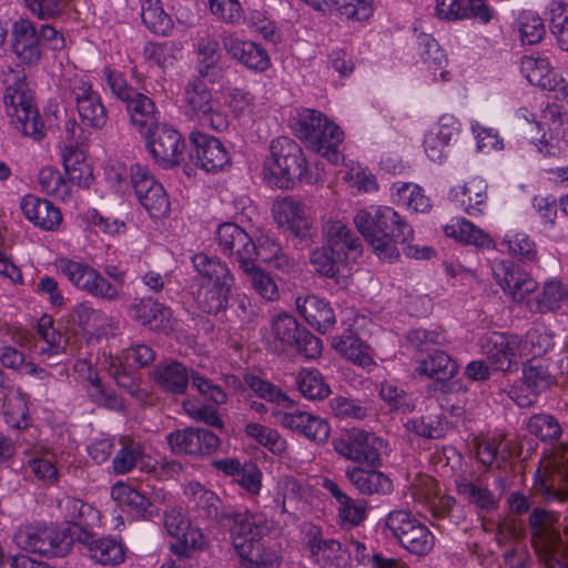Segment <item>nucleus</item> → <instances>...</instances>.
Returning <instances> with one entry per match:
<instances>
[{"instance_id":"nucleus-1","label":"nucleus","mask_w":568,"mask_h":568,"mask_svg":"<svg viewBox=\"0 0 568 568\" xmlns=\"http://www.w3.org/2000/svg\"><path fill=\"white\" fill-rule=\"evenodd\" d=\"M354 223L374 253L382 260L392 262L398 258L399 245L408 257L429 258L433 254L429 247L419 250L408 243L414 231L392 207H381L374 214L365 210L359 211L354 217Z\"/></svg>"},{"instance_id":"nucleus-2","label":"nucleus","mask_w":568,"mask_h":568,"mask_svg":"<svg viewBox=\"0 0 568 568\" xmlns=\"http://www.w3.org/2000/svg\"><path fill=\"white\" fill-rule=\"evenodd\" d=\"M263 172L267 182L280 189H292L297 182H312L302 148L287 136L272 140L270 156L264 162Z\"/></svg>"},{"instance_id":"nucleus-3","label":"nucleus","mask_w":568,"mask_h":568,"mask_svg":"<svg viewBox=\"0 0 568 568\" xmlns=\"http://www.w3.org/2000/svg\"><path fill=\"white\" fill-rule=\"evenodd\" d=\"M548 516L541 508L530 514L531 545L546 568H568V525L559 532L547 525Z\"/></svg>"},{"instance_id":"nucleus-4","label":"nucleus","mask_w":568,"mask_h":568,"mask_svg":"<svg viewBox=\"0 0 568 568\" xmlns=\"http://www.w3.org/2000/svg\"><path fill=\"white\" fill-rule=\"evenodd\" d=\"M271 336L274 351L277 353L294 349L306 358H317L322 354V341L287 313H280L273 317Z\"/></svg>"},{"instance_id":"nucleus-5","label":"nucleus","mask_w":568,"mask_h":568,"mask_svg":"<svg viewBox=\"0 0 568 568\" xmlns=\"http://www.w3.org/2000/svg\"><path fill=\"white\" fill-rule=\"evenodd\" d=\"M104 74L112 93L125 103L126 112L133 126L141 132L143 130L146 132L159 124V112L150 97L130 87L120 72L105 68Z\"/></svg>"},{"instance_id":"nucleus-6","label":"nucleus","mask_w":568,"mask_h":568,"mask_svg":"<svg viewBox=\"0 0 568 568\" xmlns=\"http://www.w3.org/2000/svg\"><path fill=\"white\" fill-rule=\"evenodd\" d=\"M3 100L7 113L16 129L36 141L42 140L44 136L43 122L27 83L18 79L13 84L8 85Z\"/></svg>"},{"instance_id":"nucleus-7","label":"nucleus","mask_w":568,"mask_h":568,"mask_svg":"<svg viewBox=\"0 0 568 568\" xmlns=\"http://www.w3.org/2000/svg\"><path fill=\"white\" fill-rule=\"evenodd\" d=\"M384 528L392 532L404 549L416 556L428 555L435 545V537L427 526L406 510L390 511Z\"/></svg>"},{"instance_id":"nucleus-8","label":"nucleus","mask_w":568,"mask_h":568,"mask_svg":"<svg viewBox=\"0 0 568 568\" xmlns=\"http://www.w3.org/2000/svg\"><path fill=\"white\" fill-rule=\"evenodd\" d=\"M14 541L19 548L45 557H63L72 546L68 532L52 526L20 528Z\"/></svg>"},{"instance_id":"nucleus-9","label":"nucleus","mask_w":568,"mask_h":568,"mask_svg":"<svg viewBox=\"0 0 568 568\" xmlns=\"http://www.w3.org/2000/svg\"><path fill=\"white\" fill-rule=\"evenodd\" d=\"M59 268L77 288L94 297L106 301H116L120 298L118 286L111 284L97 270L88 264L72 260H60Z\"/></svg>"},{"instance_id":"nucleus-10","label":"nucleus","mask_w":568,"mask_h":568,"mask_svg":"<svg viewBox=\"0 0 568 568\" xmlns=\"http://www.w3.org/2000/svg\"><path fill=\"white\" fill-rule=\"evenodd\" d=\"M146 146L153 160L169 169L181 164L185 141L183 135L168 124H156L145 132Z\"/></svg>"},{"instance_id":"nucleus-11","label":"nucleus","mask_w":568,"mask_h":568,"mask_svg":"<svg viewBox=\"0 0 568 568\" xmlns=\"http://www.w3.org/2000/svg\"><path fill=\"white\" fill-rule=\"evenodd\" d=\"M184 101L197 119L213 130L222 131L227 128V119L220 112L219 101L213 98L203 80L195 78L186 84Z\"/></svg>"},{"instance_id":"nucleus-12","label":"nucleus","mask_w":568,"mask_h":568,"mask_svg":"<svg viewBox=\"0 0 568 568\" xmlns=\"http://www.w3.org/2000/svg\"><path fill=\"white\" fill-rule=\"evenodd\" d=\"M534 491L546 503L568 500V446L561 447L559 459L552 466L538 469Z\"/></svg>"},{"instance_id":"nucleus-13","label":"nucleus","mask_w":568,"mask_h":568,"mask_svg":"<svg viewBox=\"0 0 568 568\" xmlns=\"http://www.w3.org/2000/svg\"><path fill=\"white\" fill-rule=\"evenodd\" d=\"M164 527L176 539L171 550L180 557L191 558L194 550L203 549L206 541L202 531L191 525L181 508H171L164 513Z\"/></svg>"},{"instance_id":"nucleus-14","label":"nucleus","mask_w":568,"mask_h":568,"mask_svg":"<svg viewBox=\"0 0 568 568\" xmlns=\"http://www.w3.org/2000/svg\"><path fill=\"white\" fill-rule=\"evenodd\" d=\"M383 442L372 433L353 428L345 438L341 439L335 448L345 458L366 464L373 468L382 465L381 448Z\"/></svg>"},{"instance_id":"nucleus-15","label":"nucleus","mask_w":568,"mask_h":568,"mask_svg":"<svg viewBox=\"0 0 568 568\" xmlns=\"http://www.w3.org/2000/svg\"><path fill=\"white\" fill-rule=\"evenodd\" d=\"M168 444L174 454L206 456L216 452L221 439L213 432L197 427H186L170 433Z\"/></svg>"},{"instance_id":"nucleus-16","label":"nucleus","mask_w":568,"mask_h":568,"mask_svg":"<svg viewBox=\"0 0 568 568\" xmlns=\"http://www.w3.org/2000/svg\"><path fill=\"white\" fill-rule=\"evenodd\" d=\"M222 525L229 527L237 552H250V547L260 542L265 530L262 518L247 510H230Z\"/></svg>"},{"instance_id":"nucleus-17","label":"nucleus","mask_w":568,"mask_h":568,"mask_svg":"<svg viewBox=\"0 0 568 568\" xmlns=\"http://www.w3.org/2000/svg\"><path fill=\"white\" fill-rule=\"evenodd\" d=\"M520 339L516 335L491 332L481 343L483 354L489 364L501 372H510L517 368V349Z\"/></svg>"},{"instance_id":"nucleus-18","label":"nucleus","mask_w":568,"mask_h":568,"mask_svg":"<svg viewBox=\"0 0 568 568\" xmlns=\"http://www.w3.org/2000/svg\"><path fill=\"white\" fill-rule=\"evenodd\" d=\"M190 142L192 144L190 159L200 169L215 172L229 163V153L219 139L201 132H192Z\"/></svg>"},{"instance_id":"nucleus-19","label":"nucleus","mask_w":568,"mask_h":568,"mask_svg":"<svg viewBox=\"0 0 568 568\" xmlns=\"http://www.w3.org/2000/svg\"><path fill=\"white\" fill-rule=\"evenodd\" d=\"M216 239L222 251L235 257L240 268L251 264L254 241L242 227L234 223L221 224L216 232Z\"/></svg>"},{"instance_id":"nucleus-20","label":"nucleus","mask_w":568,"mask_h":568,"mask_svg":"<svg viewBox=\"0 0 568 568\" xmlns=\"http://www.w3.org/2000/svg\"><path fill=\"white\" fill-rule=\"evenodd\" d=\"M274 220L280 226H286L296 237L305 239L311 229V220L303 202L285 196L273 203Z\"/></svg>"},{"instance_id":"nucleus-21","label":"nucleus","mask_w":568,"mask_h":568,"mask_svg":"<svg viewBox=\"0 0 568 568\" xmlns=\"http://www.w3.org/2000/svg\"><path fill=\"white\" fill-rule=\"evenodd\" d=\"M223 48L233 60L247 69L263 72L271 64L270 57L261 44L241 39L235 34L223 37Z\"/></svg>"},{"instance_id":"nucleus-22","label":"nucleus","mask_w":568,"mask_h":568,"mask_svg":"<svg viewBox=\"0 0 568 568\" xmlns=\"http://www.w3.org/2000/svg\"><path fill=\"white\" fill-rule=\"evenodd\" d=\"M323 245L336 254L337 260H347L351 254L358 255L362 244L355 233L342 221L328 220L324 223Z\"/></svg>"},{"instance_id":"nucleus-23","label":"nucleus","mask_w":568,"mask_h":568,"mask_svg":"<svg viewBox=\"0 0 568 568\" xmlns=\"http://www.w3.org/2000/svg\"><path fill=\"white\" fill-rule=\"evenodd\" d=\"M274 415L283 427L297 432L313 442L325 443L329 436V426L326 420L307 412H275Z\"/></svg>"},{"instance_id":"nucleus-24","label":"nucleus","mask_w":568,"mask_h":568,"mask_svg":"<svg viewBox=\"0 0 568 568\" xmlns=\"http://www.w3.org/2000/svg\"><path fill=\"white\" fill-rule=\"evenodd\" d=\"M72 93L82 123L94 129H102L106 124L108 114L100 95L85 82H80L78 87H74Z\"/></svg>"},{"instance_id":"nucleus-25","label":"nucleus","mask_w":568,"mask_h":568,"mask_svg":"<svg viewBox=\"0 0 568 568\" xmlns=\"http://www.w3.org/2000/svg\"><path fill=\"white\" fill-rule=\"evenodd\" d=\"M59 507L64 514L68 527L63 529L68 532L71 541H79L81 532H91L90 524L97 519V510L89 504L72 497H65L60 500Z\"/></svg>"},{"instance_id":"nucleus-26","label":"nucleus","mask_w":568,"mask_h":568,"mask_svg":"<svg viewBox=\"0 0 568 568\" xmlns=\"http://www.w3.org/2000/svg\"><path fill=\"white\" fill-rule=\"evenodd\" d=\"M12 49L21 62L34 64L41 58L39 34L29 20L21 19L12 28Z\"/></svg>"},{"instance_id":"nucleus-27","label":"nucleus","mask_w":568,"mask_h":568,"mask_svg":"<svg viewBox=\"0 0 568 568\" xmlns=\"http://www.w3.org/2000/svg\"><path fill=\"white\" fill-rule=\"evenodd\" d=\"M296 308L300 315L322 334L331 331L336 323L335 313L329 303L316 295L297 297Z\"/></svg>"},{"instance_id":"nucleus-28","label":"nucleus","mask_w":568,"mask_h":568,"mask_svg":"<svg viewBox=\"0 0 568 568\" xmlns=\"http://www.w3.org/2000/svg\"><path fill=\"white\" fill-rule=\"evenodd\" d=\"M128 314L133 321L154 331L164 327L171 317L170 308L152 297L134 298L128 306Z\"/></svg>"},{"instance_id":"nucleus-29","label":"nucleus","mask_w":568,"mask_h":568,"mask_svg":"<svg viewBox=\"0 0 568 568\" xmlns=\"http://www.w3.org/2000/svg\"><path fill=\"white\" fill-rule=\"evenodd\" d=\"M79 542L87 546L89 556L100 565L116 566L124 561L125 551L122 542L105 537L95 539L92 532H81Z\"/></svg>"},{"instance_id":"nucleus-30","label":"nucleus","mask_w":568,"mask_h":568,"mask_svg":"<svg viewBox=\"0 0 568 568\" xmlns=\"http://www.w3.org/2000/svg\"><path fill=\"white\" fill-rule=\"evenodd\" d=\"M346 479L363 495H388L393 491V481L384 473L354 466L345 470Z\"/></svg>"},{"instance_id":"nucleus-31","label":"nucleus","mask_w":568,"mask_h":568,"mask_svg":"<svg viewBox=\"0 0 568 568\" xmlns=\"http://www.w3.org/2000/svg\"><path fill=\"white\" fill-rule=\"evenodd\" d=\"M494 274L501 288L510 294L514 301H523L537 288V282L528 273L505 263L498 264Z\"/></svg>"},{"instance_id":"nucleus-32","label":"nucleus","mask_w":568,"mask_h":568,"mask_svg":"<svg viewBox=\"0 0 568 568\" xmlns=\"http://www.w3.org/2000/svg\"><path fill=\"white\" fill-rule=\"evenodd\" d=\"M546 348L534 351V357L527 362L523 369V381L526 388L535 397L547 392L557 384L556 376L549 371V365L545 359L539 358Z\"/></svg>"},{"instance_id":"nucleus-33","label":"nucleus","mask_w":568,"mask_h":568,"mask_svg":"<svg viewBox=\"0 0 568 568\" xmlns=\"http://www.w3.org/2000/svg\"><path fill=\"white\" fill-rule=\"evenodd\" d=\"M20 207L30 222L44 230H54L62 220L60 210L51 202L31 194L22 197Z\"/></svg>"},{"instance_id":"nucleus-34","label":"nucleus","mask_w":568,"mask_h":568,"mask_svg":"<svg viewBox=\"0 0 568 568\" xmlns=\"http://www.w3.org/2000/svg\"><path fill=\"white\" fill-rule=\"evenodd\" d=\"M155 384L164 392L184 394L189 385L187 368L180 362L160 363L153 371Z\"/></svg>"},{"instance_id":"nucleus-35","label":"nucleus","mask_w":568,"mask_h":568,"mask_svg":"<svg viewBox=\"0 0 568 568\" xmlns=\"http://www.w3.org/2000/svg\"><path fill=\"white\" fill-rule=\"evenodd\" d=\"M63 166L69 178V183L88 189L94 180L93 169L87 161L84 152L77 145L65 146L63 154Z\"/></svg>"},{"instance_id":"nucleus-36","label":"nucleus","mask_w":568,"mask_h":568,"mask_svg":"<svg viewBox=\"0 0 568 568\" xmlns=\"http://www.w3.org/2000/svg\"><path fill=\"white\" fill-rule=\"evenodd\" d=\"M185 495L195 504L199 510L217 524H224L229 511L216 494L204 488L200 483L192 481L185 487Z\"/></svg>"},{"instance_id":"nucleus-37","label":"nucleus","mask_w":568,"mask_h":568,"mask_svg":"<svg viewBox=\"0 0 568 568\" xmlns=\"http://www.w3.org/2000/svg\"><path fill=\"white\" fill-rule=\"evenodd\" d=\"M416 373L438 382L452 379L458 372L457 363L445 352L433 349L426 358L418 361Z\"/></svg>"},{"instance_id":"nucleus-38","label":"nucleus","mask_w":568,"mask_h":568,"mask_svg":"<svg viewBox=\"0 0 568 568\" xmlns=\"http://www.w3.org/2000/svg\"><path fill=\"white\" fill-rule=\"evenodd\" d=\"M256 258L284 273H288L294 267V261L287 256L280 243L265 234L254 242L252 262L255 263Z\"/></svg>"},{"instance_id":"nucleus-39","label":"nucleus","mask_w":568,"mask_h":568,"mask_svg":"<svg viewBox=\"0 0 568 568\" xmlns=\"http://www.w3.org/2000/svg\"><path fill=\"white\" fill-rule=\"evenodd\" d=\"M343 135L338 125L325 118V122L323 121V125H321V129L314 136L318 140V143L308 145L307 148L322 154L331 163L336 164L341 158L338 145L343 141Z\"/></svg>"},{"instance_id":"nucleus-40","label":"nucleus","mask_w":568,"mask_h":568,"mask_svg":"<svg viewBox=\"0 0 568 568\" xmlns=\"http://www.w3.org/2000/svg\"><path fill=\"white\" fill-rule=\"evenodd\" d=\"M332 347L358 366L367 367L374 363L369 347L356 335L335 336L332 339Z\"/></svg>"},{"instance_id":"nucleus-41","label":"nucleus","mask_w":568,"mask_h":568,"mask_svg":"<svg viewBox=\"0 0 568 568\" xmlns=\"http://www.w3.org/2000/svg\"><path fill=\"white\" fill-rule=\"evenodd\" d=\"M141 19L154 34L166 36L174 27L173 20L164 11L160 0H140Z\"/></svg>"},{"instance_id":"nucleus-42","label":"nucleus","mask_w":568,"mask_h":568,"mask_svg":"<svg viewBox=\"0 0 568 568\" xmlns=\"http://www.w3.org/2000/svg\"><path fill=\"white\" fill-rule=\"evenodd\" d=\"M234 282L225 284L213 283L211 287L202 288L197 293L199 307L207 314H217L227 307Z\"/></svg>"},{"instance_id":"nucleus-43","label":"nucleus","mask_w":568,"mask_h":568,"mask_svg":"<svg viewBox=\"0 0 568 568\" xmlns=\"http://www.w3.org/2000/svg\"><path fill=\"white\" fill-rule=\"evenodd\" d=\"M325 115L316 110L305 109L293 119L291 128L294 134L307 146L318 143L315 133L325 122Z\"/></svg>"},{"instance_id":"nucleus-44","label":"nucleus","mask_w":568,"mask_h":568,"mask_svg":"<svg viewBox=\"0 0 568 568\" xmlns=\"http://www.w3.org/2000/svg\"><path fill=\"white\" fill-rule=\"evenodd\" d=\"M526 427L531 435L548 444L557 443L562 435V428L558 419L546 413L529 417Z\"/></svg>"},{"instance_id":"nucleus-45","label":"nucleus","mask_w":568,"mask_h":568,"mask_svg":"<svg viewBox=\"0 0 568 568\" xmlns=\"http://www.w3.org/2000/svg\"><path fill=\"white\" fill-rule=\"evenodd\" d=\"M197 273L212 283L234 282V277L225 263L219 258L210 257L204 253L195 254L192 258Z\"/></svg>"},{"instance_id":"nucleus-46","label":"nucleus","mask_w":568,"mask_h":568,"mask_svg":"<svg viewBox=\"0 0 568 568\" xmlns=\"http://www.w3.org/2000/svg\"><path fill=\"white\" fill-rule=\"evenodd\" d=\"M242 272L246 281L255 292L266 301H276L280 296L278 288L271 275L255 263L243 266Z\"/></svg>"},{"instance_id":"nucleus-47","label":"nucleus","mask_w":568,"mask_h":568,"mask_svg":"<svg viewBox=\"0 0 568 568\" xmlns=\"http://www.w3.org/2000/svg\"><path fill=\"white\" fill-rule=\"evenodd\" d=\"M457 491L464 496L469 503L476 505L481 510L489 511L497 507L495 495L480 483H475L466 478L456 483Z\"/></svg>"},{"instance_id":"nucleus-48","label":"nucleus","mask_w":568,"mask_h":568,"mask_svg":"<svg viewBox=\"0 0 568 568\" xmlns=\"http://www.w3.org/2000/svg\"><path fill=\"white\" fill-rule=\"evenodd\" d=\"M520 70L532 85L542 89L552 88V72L547 59L524 57Z\"/></svg>"},{"instance_id":"nucleus-49","label":"nucleus","mask_w":568,"mask_h":568,"mask_svg":"<svg viewBox=\"0 0 568 568\" xmlns=\"http://www.w3.org/2000/svg\"><path fill=\"white\" fill-rule=\"evenodd\" d=\"M69 322L79 326L83 331L98 329L104 326L106 322L105 314L94 308L90 302H81L77 304L70 315Z\"/></svg>"},{"instance_id":"nucleus-50","label":"nucleus","mask_w":568,"mask_h":568,"mask_svg":"<svg viewBox=\"0 0 568 568\" xmlns=\"http://www.w3.org/2000/svg\"><path fill=\"white\" fill-rule=\"evenodd\" d=\"M113 359L119 362L122 368L136 372L154 363L155 352L145 344H136L123 349L121 354Z\"/></svg>"},{"instance_id":"nucleus-51","label":"nucleus","mask_w":568,"mask_h":568,"mask_svg":"<svg viewBox=\"0 0 568 568\" xmlns=\"http://www.w3.org/2000/svg\"><path fill=\"white\" fill-rule=\"evenodd\" d=\"M121 449L113 458V470L115 474H126L131 471L143 456V448L140 443L129 437H121Z\"/></svg>"},{"instance_id":"nucleus-52","label":"nucleus","mask_w":568,"mask_h":568,"mask_svg":"<svg viewBox=\"0 0 568 568\" xmlns=\"http://www.w3.org/2000/svg\"><path fill=\"white\" fill-rule=\"evenodd\" d=\"M567 302L568 291L560 281L556 280L546 282L537 297L538 310L541 313L556 312Z\"/></svg>"},{"instance_id":"nucleus-53","label":"nucleus","mask_w":568,"mask_h":568,"mask_svg":"<svg viewBox=\"0 0 568 568\" xmlns=\"http://www.w3.org/2000/svg\"><path fill=\"white\" fill-rule=\"evenodd\" d=\"M38 179L41 191L47 195L54 196L62 201L70 199L71 189L69 182L64 180L58 170L45 166L41 169Z\"/></svg>"},{"instance_id":"nucleus-54","label":"nucleus","mask_w":568,"mask_h":568,"mask_svg":"<svg viewBox=\"0 0 568 568\" xmlns=\"http://www.w3.org/2000/svg\"><path fill=\"white\" fill-rule=\"evenodd\" d=\"M486 190L487 186L476 179L465 183L460 201L467 214L477 215L483 213L487 200Z\"/></svg>"},{"instance_id":"nucleus-55","label":"nucleus","mask_w":568,"mask_h":568,"mask_svg":"<svg viewBox=\"0 0 568 568\" xmlns=\"http://www.w3.org/2000/svg\"><path fill=\"white\" fill-rule=\"evenodd\" d=\"M297 386L303 396L312 400L323 399L331 392L317 371L301 372L297 376Z\"/></svg>"},{"instance_id":"nucleus-56","label":"nucleus","mask_w":568,"mask_h":568,"mask_svg":"<svg viewBox=\"0 0 568 568\" xmlns=\"http://www.w3.org/2000/svg\"><path fill=\"white\" fill-rule=\"evenodd\" d=\"M245 434L254 438L260 445L268 448L273 454L281 455L285 450V442L272 428L258 423H250L245 426Z\"/></svg>"},{"instance_id":"nucleus-57","label":"nucleus","mask_w":568,"mask_h":568,"mask_svg":"<svg viewBox=\"0 0 568 568\" xmlns=\"http://www.w3.org/2000/svg\"><path fill=\"white\" fill-rule=\"evenodd\" d=\"M243 568H278L280 558L274 550L262 548L260 542L250 552H237Z\"/></svg>"},{"instance_id":"nucleus-58","label":"nucleus","mask_w":568,"mask_h":568,"mask_svg":"<svg viewBox=\"0 0 568 568\" xmlns=\"http://www.w3.org/2000/svg\"><path fill=\"white\" fill-rule=\"evenodd\" d=\"M379 396L389 406L390 410L409 413L415 408L409 394L393 383L383 382L379 385Z\"/></svg>"},{"instance_id":"nucleus-59","label":"nucleus","mask_w":568,"mask_h":568,"mask_svg":"<svg viewBox=\"0 0 568 568\" xmlns=\"http://www.w3.org/2000/svg\"><path fill=\"white\" fill-rule=\"evenodd\" d=\"M211 13L226 24L244 21V9L239 0H209Z\"/></svg>"},{"instance_id":"nucleus-60","label":"nucleus","mask_w":568,"mask_h":568,"mask_svg":"<svg viewBox=\"0 0 568 568\" xmlns=\"http://www.w3.org/2000/svg\"><path fill=\"white\" fill-rule=\"evenodd\" d=\"M310 262L317 274L334 277L339 271L338 265L345 260H337L336 254L323 245L312 251Z\"/></svg>"},{"instance_id":"nucleus-61","label":"nucleus","mask_w":568,"mask_h":568,"mask_svg":"<svg viewBox=\"0 0 568 568\" xmlns=\"http://www.w3.org/2000/svg\"><path fill=\"white\" fill-rule=\"evenodd\" d=\"M325 3L347 19L362 21L372 13L371 0H325Z\"/></svg>"},{"instance_id":"nucleus-62","label":"nucleus","mask_w":568,"mask_h":568,"mask_svg":"<svg viewBox=\"0 0 568 568\" xmlns=\"http://www.w3.org/2000/svg\"><path fill=\"white\" fill-rule=\"evenodd\" d=\"M305 495V490L293 476H285L278 481V497L276 503L281 506L282 513H287V504L300 503Z\"/></svg>"},{"instance_id":"nucleus-63","label":"nucleus","mask_w":568,"mask_h":568,"mask_svg":"<svg viewBox=\"0 0 568 568\" xmlns=\"http://www.w3.org/2000/svg\"><path fill=\"white\" fill-rule=\"evenodd\" d=\"M519 33L521 41L528 44L538 43L545 36L542 19L535 13L525 12L519 17Z\"/></svg>"},{"instance_id":"nucleus-64","label":"nucleus","mask_w":568,"mask_h":568,"mask_svg":"<svg viewBox=\"0 0 568 568\" xmlns=\"http://www.w3.org/2000/svg\"><path fill=\"white\" fill-rule=\"evenodd\" d=\"M550 29L561 49L568 51V6L558 3L551 9Z\"/></svg>"}]
</instances>
